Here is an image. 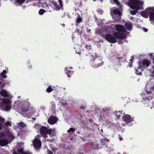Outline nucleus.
<instances>
[{"label": "nucleus", "instance_id": "55", "mask_svg": "<svg viewBox=\"0 0 154 154\" xmlns=\"http://www.w3.org/2000/svg\"><path fill=\"white\" fill-rule=\"evenodd\" d=\"M1 0H0V1H1Z\"/></svg>", "mask_w": 154, "mask_h": 154}, {"label": "nucleus", "instance_id": "7", "mask_svg": "<svg viewBox=\"0 0 154 154\" xmlns=\"http://www.w3.org/2000/svg\"><path fill=\"white\" fill-rule=\"evenodd\" d=\"M48 130L47 127L45 126H42L40 128V133L44 138L47 137V134H48Z\"/></svg>", "mask_w": 154, "mask_h": 154}, {"label": "nucleus", "instance_id": "17", "mask_svg": "<svg viewBox=\"0 0 154 154\" xmlns=\"http://www.w3.org/2000/svg\"><path fill=\"white\" fill-rule=\"evenodd\" d=\"M126 28L128 30L130 29L132 27V24L130 22H128L126 23L125 25Z\"/></svg>", "mask_w": 154, "mask_h": 154}, {"label": "nucleus", "instance_id": "39", "mask_svg": "<svg viewBox=\"0 0 154 154\" xmlns=\"http://www.w3.org/2000/svg\"><path fill=\"white\" fill-rule=\"evenodd\" d=\"M148 30V29H146V28H144V31L145 32H146Z\"/></svg>", "mask_w": 154, "mask_h": 154}, {"label": "nucleus", "instance_id": "40", "mask_svg": "<svg viewBox=\"0 0 154 154\" xmlns=\"http://www.w3.org/2000/svg\"><path fill=\"white\" fill-rule=\"evenodd\" d=\"M120 141H121L123 140V138L122 137H120L119 138Z\"/></svg>", "mask_w": 154, "mask_h": 154}, {"label": "nucleus", "instance_id": "46", "mask_svg": "<svg viewBox=\"0 0 154 154\" xmlns=\"http://www.w3.org/2000/svg\"><path fill=\"white\" fill-rule=\"evenodd\" d=\"M137 74L138 75H139V74L141 75V73H137Z\"/></svg>", "mask_w": 154, "mask_h": 154}, {"label": "nucleus", "instance_id": "27", "mask_svg": "<svg viewBox=\"0 0 154 154\" xmlns=\"http://www.w3.org/2000/svg\"><path fill=\"white\" fill-rule=\"evenodd\" d=\"M51 103L52 105V109H54L55 108V105L54 102H51Z\"/></svg>", "mask_w": 154, "mask_h": 154}, {"label": "nucleus", "instance_id": "45", "mask_svg": "<svg viewBox=\"0 0 154 154\" xmlns=\"http://www.w3.org/2000/svg\"><path fill=\"white\" fill-rule=\"evenodd\" d=\"M149 55H150V56L151 57H152V54H150Z\"/></svg>", "mask_w": 154, "mask_h": 154}, {"label": "nucleus", "instance_id": "53", "mask_svg": "<svg viewBox=\"0 0 154 154\" xmlns=\"http://www.w3.org/2000/svg\"><path fill=\"white\" fill-rule=\"evenodd\" d=\"M1 6V4H0V6Z\"/></svg>", "mask_w": 154, "mask_h": 154}, {"label": "nucleus", "instance_id": "28", "mask_svg": "<svg viewBox=\"0 0 154 154\" xmlns=\"http://www.w3.org/2000/svg\"><path fill=\"white\" fill-rule=\"evenodd\" d=\"M5 120L4 119H3L2 117H0V123L4 122Z\"/></svg>", "mask_w": 154, "mask_h": 154}, {"label": "nucleus", "instance_id": "35", "mask_svg": "<svg viewBox=\"0 0 154 154\" xmlns=\"http://www.w3.org/2000/svg\"><path fill=\"white\" fill-rule=\"evenodd\" d=\"M59 4H60V5L61 6V7H62V1H59Z\"/></svg>", "mask_w": 154, "mask_h": 154}, {"label": "nucleus", "instance_id": "54", "mask_svg": "<svg viewBox=\"0 0 154 154\" xmlns=\"http://www.w3.org/2000/svg\"><path fill=\"white\" fill-rule=\"evenodd\" d=\"M123 154H125V153H124Z\"/></svg>", "mask_w": 154, "mask_h": 154}, {"label": "nucleus", "instance_id": "33", "mask_svg": "<svg viewBox=\"0 0 154 154\" xmlns=\"http://www.w3.org/2000/svg\"><path fill=\"white\" fill-rule=\"evenodd\" d=\"M47 152L48 154H53L52 152L49 150H48Z\"/></svg>", "mask_w": 154, "mask_h": 154}, {"label": "nucleus", "instance_id": "26", "mask_svg": "<svg viewBox=\"0 0 154 154\" xmlns=\"http://www.w3.org/2000/svg\"><path fill=\"white\" fill-rule=\"evenodd\" d=\"M82 20V18L81 17H79L77 19L76 22L77 23H80L81 22Z\"/></svg>", "mask_w": 154, "mask_h": 154}, {"label": "nucleus", "instance_id": "47", "mask_svg": "<svg viewBox=\"0 0 154 154\" xmlns=\"http://www.w3.org/2000/svg\"><path fill=\"white\" fill-rule=\"evenodd\" d=\"M152 57H154V55L153 56H152ZM153 62H154V57L153 58Z\"/></svg>", "mask_w": 154, "mask_h": 154}, {"label": "nucleus", "instance_id": "43", "mask_svg": "<svg viewBox=\"0 0 154 154\" xmlns=\"http://www.w3.org/2000/svg\"><path fill=\"white\" fill-rule=\"evenodd\" d=\"M152 76L154 77V71L152 72Z\"/></svg>", "mask_w": 154, "mask_h": 154}, {"label": "nucleus", "instance_id": "29", "mask_svg": "<svg viewBox=\"0 0 154 154\" xmlns=\"http://www.w3.org/2000/svg\"><path fill=\"white\" fill-rule=\"evenodd\" d=\"M106 139L104 138L103 139H102L101 140V142L102 144L103 145L105 143V141Z\"/></svg>", "mask_w": 154, "mask_h": 154}, {"label": "nucleus", "instance_id": "37", "mask_svg": "<svg viewBox=\"0 0 154 154\" xmlns=\"http://www.w3.org/2000/svg\"><path fill=\"white\" fill-rule=\"evenodd\" d=\"M23 154H31V153L28 152H26L23 153Z\"/></svg>", "mask_w": 154, "mask_h": 154}, {"label": "nucleus", "instance_id": "41", "mask_svg": "<svg viewBox=\"0 0 154 154\" xmlns=\"http://www.w3.org/2000/svg\"><path fill=\"white\" fill-rule=\"evenodd\" d=\"M152 97H151L150 98H149V97H147V99L148 100H149L150 99H151V100L152 99Z\"/></svg>", "mask_w": 154, "mask_h": 154}, {"label": "nucleus", "instance_id": "5", "mask_svg": "<svg viewBox=\"0 0 154 154\" xmlns=\"http://www.w3.org/2000/svg\"><path fill=\"white\" fill-rule=\"evenodd\" d=\"M2 103L5 106V110L6 111L9 110L11 108V106L10 105L11 101L8 99H2Z\"/></svg>", "mask_w": 154, "mask_h": 154}, {"label": "nucleus", "instance_id": "24", "mask_svg": "<svg viewBox=\"0 0 154 154\" xmlns=\"http://www.w3.org/2000/svg\"><path fill=\"white\" fill-rule=\"evenodd\" d=\"M53 90L52 88L49 86L47 89L46 91L47 92H50Z\"/></svg>", "mask_w": 154, "mask_h": 154}, {"label": "nucleus", "instance_id": "15", "mask_svg": "<svg viewBox=\"0 0 154 154\" xmlns=\"http://www.w3.org/2000/svg\"><path fill=\"white\" fill-rule=\"evenodd\" d=\"M21 110L22 112H27L29 109L28 107L23 106H21Z\"/></svg>", "mask_w": 154, "mask_h": 154}, {"label": "nucleus", "instance_id": "19", "mask_svg": "<svg viewBox=\"0 0 154 154\" xmlns=\"http://www.w3.org/2000/svg\"><path fill=\"white\" fill-rule=\"evenodd\" d=\"M55 130L54 129H49L48 130V134H52L53 135H55Z\"/></svg>", "mask_w": 154, "mask_h": 154}, {"label": "nucleus", "instance_id": "18", "mask_svg": "<svg viewBox=\"0 0 154 154\" xmlns=\"http://www.w3.org/2000/svg\"><path fill=\"white\" fill-rule=\"evenodd\" d=\"M19 127H21L22 128L26 127V125L22 122H20L17 124Z\"/></svg>", "mask_w": 154, "mask_h": 154}, {"label": "nucleus", "instance_id": "20", "mask_svg": "<svg viewBox=\"0 0 154 154\" xmlns=\"http://www.w3.org/2000/svg\"><path fill=\"white\" fill-rule=\"evenodd\" d=\"M6 73V71L5 70H4L2 72L1 74V75L2 77L4 78H6V76L5 74Z\"/></svg>", "mask_w": 154, "mask_h": 154}, {"label": "nucleus", "instance_id": "9", "mask_svg": "<svg viewBox=\"0 0 154 154\" xmlns=\"http://www.w3.org/2000/svg\"><path fill=\"white\" fill-rule=\"evenodd\" d=\"M57 121V118L54 116H51L48 120V122L51 125L56 123Z\"/></svg>", "mask_w": 154, "mask_h": 154}, {"label": "nucleus", "instance_id": "38", "mask_svg": "<svg viewBox=\"0 0 154 154\" xmlns=\"http://www.w3.org/2000/svg\"><path fill=\"white\" fill-rule=\"evenodd\" d=\"M86 30L88 32H90L91 29H88V28H87L86 29Z\"/></svg>", "mask_w": 154, "mask_h": 154}, {"label": "nucleus", "instance_id": "12", "mask_svg": "<svg viewBox=\"0 0 154 154\" xmlns=\"http://www.w3.org/2000/svg\"><path fill=\"white\" fill-rule=\"evenodd\" d=\"M8 141L6 139H0V145L3 146L8 144Z\"/></svg>", "mask_w": 154, "mask_h": 154}, {"label": "nucleus", "instance_id": "4", "mask_svg": "<svg viewBox=\"0 0 154 154\" xmlns=\"http://www.w3.org/2000/svg\"><path fill=\"white\" fill-rule=\"evenodd\" d=\"M150 63V62L149 60L146 59L143 60L141 62H139V67L142 71H143L145 68L148 67Z\"/></svg>", "mask_w": 154, "mask_h": 154}, {"label": "nucleus", "instance_id": "50", "mask_svg": "<svg viewBox=\"0 0 154 154\" xmlns=\"http://www.w3.org/2000/svg\"><path fill=\"white\" fill-rule=\"evenodd\" d=\"M96 0H93L94 1H95Z\"/></svg>", "mask_w": 154, "mask_h": 154}, {"label": "nucleus", "instance_id": "48", "mask_svg": "<svg viewBox=\"0 0 154 154\" xmlns=\"http://www.w3.org/2000/svg\"><path fill=\"white\" fill-rule=\"evenodd\" d=\"M67 69H68V68H66V70H67V71L68 70Z\"/></svg>", "mask_w": 154, "mask_h": 154}, {"label": "nucleus", "instance_id": "31", "mask_svg": "<svg viewBox=\"0 0 154 154\" xmlns=\"http://www.w3.org/2000/svg\"><path fill=\"white\" fill-rule=\"evenodd\" d=\"M114 2L116 3L117 5H119V3L118 1V0H113Z\"/></svg>", "mask_w": 154, "mask_h": 154}, {"label": "nucleus", "instance_id": "25", "mask_svg": "<svg viewBox=\"0 0 154 154\" xmlns=\"http://www.w3.org/2000/svg\"><path fill=\"white\" fill-rule=\"evenodd\" d=\"M75 131V129L73 128H70L67 131L68 132H74Z\"/></svg>", "mask_w": 154, "mask_h": 154}, {"label": "nucleus", "instance_id": "8", "mask_svg": "<svg viewBox=\"0 0 154 154\" xmlns=\"http://www.w3.org/2000/svg\"><path fill=\"white\" fill-rule=\"evenodd\" d=\"M33 143L34 146L36 148H39L41 146V141L37 138V137H35Z\"/></svg>", "mask_w": 154, "mask_h": 154}, {"label": "nucleus", "instance_id": "10", "mask_svg": "<svg viewBox=\"0 0 154 154\" xmlns=\"http://www.w3.org/2000/svg\"><path fill=\"white\" fill-rule=\"evenodd\" d=\"M123 118L124 121L127 123H130L133 121V118L128 115H125Z\"/></svg>", "mask_w": 154, "mask_h": 154}, {"label": "nucleus", "instance_id": "49", "mask_svg": "<svg viewBox=\"0 0 154 154\" xmlns=\"http://www.w3.org/2000/svg\"><path fill=\"white\" fill-rule=\"evenodd\" d=\"M62 25L64 26H65V25L64 24H63Z\"/></svg>", "mask_w": 154, "mask_h": 154}, {"label": "nucleus", "instance_id": "36", "mask_svg": "<svg viewBox=\"0 0 154 154\" xmlns=\"http://www.w3.org/2000/svg\"><path fill=\"white\" fill-rule=\"evenodd\" d=\"M6 125L8 126V125H11V124L9 122H7L6 123H5Z\"/></svg>", "mask_w": 154, "mask_h": 154}, {"label": "nucleus", "instance_id": "13", "mask_svg": "<svg viewBox=\"0 0 154 154\" xmlns=\"http://www.w3.org/2000/svg\"><path fill=\"white\" fill-rule=\"evenodd\" d=\"M121 14H112V16L113 18L115 21H119L121 19Z\"/></svg>", "mask_w": 154, "mask_h": 154}, {"label": "nucleus", "instance_id": "21", "mask_svg": "<svg viewBox=\"0 0 154 154\" xmlns=\"http://www.w3.org/2000/svg\"><path fill=\"white\" fill-rule=\"evenodd\" d=\"M113 14H121L120 13V12L117 9H115L113 10Z\"/></svg>", "mask_w": 154, "mask_h": 154}, {"label": "nucleus", "instance_id": "52", "mask_svg": "<svg viewBox=\"0 0 154 154\" xmlns=\"http://www.w3.org/2000/svg\"><path fill=\"white\" fill-rule=\"evenodd\" d=\"M59 1H62V0H59Z\"/></svg>", "mask_w": 154, "mask_h": 154}, {"label": "nucleus", "instance_id": "42", "mask_svg": "<svg viewBox=\"0 0 154 154\" xmlns=\"http://www.w3.org/2000/svg\"><path fill=\"white\" fill-rule=\"evenodd\" d=\"M72 72L71 71H69L68 72V73H70V74H72Z\"/></svg>", "mask_w": 154, "mask_h": 154}, {"label": "nucleus", "instance_id": "1", "mask_svg": "<svg viewBox=\"0 0 154 154\" xmlns=\"http://www.w3.org/2000/svg\"><path fill=\"white\" fill-rule=\"evenodd\" d=\"M143 2L139 0H129L128 2V6L134 10L130 11V13L132 15H135L139 10L142 9L141 6L143 5Z\"/></svg>", "mask_w": 154, "mask_h": 154}, {"label": "nucleus", "instance_id": "32", "mask_svg": "<svg viewBox=\"0 0 154 154\" xmlns=\"http://www.w3.org/2000/svg\"><path fill=\"white\" fill-rule=\"evenodd\" d=\"M25 0H17V2L19 3H23Z\"/></svg>", "mask_w": 154, "mask_h": 154}, {"label": "nucleus", "instance_id": "14", "mask_svg": "<svg viewBox=\"0 0 154 154\" xmlns=\"http://www.w3.org/2000/svg\"><path fill=\"white\" fill-rule=\"evenodd\" d=\"M23 150L22 148H21L19 149L18 151L16 150V149H14V150H13V152H12L13 154H20V153H23Z\"/></svg>", "mask_w": 154, "mask_h": 154}, {"label": "nucleus", "instance_id": "6", "mask_svg": "<svg viewBox=\"0 0 154 154\" xmlns=\"http://www.w3.org/2000/svg\"><path fill=\"white\" fill-rule=\"evenodd\" d=\"M112 28L115 29L116 30L118 31L119 32H124L125 31V27L123 25L120 24L115 25H112Z\"/></svg>", "mask_w": 154, "mask_h": 154}, {"label": "nucleus", "instance_id": "16", "mask_svg": "<svg viewBox=\"0 0 154 154\" xmlns=\"http://www.w3.org/2000/svg\"><path fill=\"white\" fill-rule=\"evenodd\" d=\"M153 91H154V85L151 86L149 89H146V92L147 93L151 94Z\"/></svg>", "mask_w": 154, "mask_h": 154}, {"label": "nucleus", "instance_id": "23", "mask_svg": "<svg viewBox=\"0 0 154 154\" xmlns=\"http://www.w3.org/2000/svg\"><path fill=\"white\" fill-rule=\"evenodd\" d=\"M45 10L43 9H40L39 11V14L40 15H42L45 12Z\"/></svg>", "mask_w": 154, "mask_h": 154}, {"label": "nucleus", "instance_id": "11", "mask_svg": "<svg viewBox=\"0 0 154 154\" xmlns=\"http://www.w3.org/2000/svg\"><path fill=\"white\" fill-rule=\"evenodd\" d=\"M0 94L2 96L4 97H8L9 96L8 92L4 89H2L1 91Z\"/></svg>", "mask_w": 154, "mask_h": 154}, {"label": "nucleus", "instance_id": "51", "mask_svg": "<svg viewBox=\"0 0 154 154\" xmlns=\"http://www.w3.org/2000/svg\"><path fill=\"white\" fill-rule=\"evenodd\" d=\"M100 1H101V2H103V0H100Z\"/></svg>", "mask_w": 154, "mask_h": 154}, {"label": "nucleus", "instance_id": "3", "mask_svg": "<svg viewBox=\"0 0 154 154\" xmlns=\"http://www.w3.org/2000/svg\"><path fill=\"white\" fill-rule=\"evenodd\" d=\"M150 14L149 18L152 23L154 25V8H149L141 13V15L147 18Z\"/></svg>", "mask_w": 154, "mask_h": 154}, {"label": "nucleus", "instance_id": "22", "mask_svg": "<svg viewBox=\"0 0 154 154\" xmlns=\"http://www.w3.org/2000/svg\"><path fill=\"white\" fill-rule=\"evenodd\" d=\"M121 114V112L120 111H118L116 112V116L118 118H119Z\"/></svg>", "mask_w": 154, "mask_h": 154}, {"label": "nucleus", "instance_id": "44", "mask_svg": "<svg viewBox=\"0 0 154 154\" xmlns=\"http://www.w3.org/2000/svg\"><path fill=\"white\" fill-rule=\"evenodd\" d=\"M57 149H56L55 148H54V149H53V151H56L57 150Z\"/></svg>", "mask_w": 154, "mask_h": 154}, {"label": "nucleus", "instance_id": "30", "mask_svg": "<svg viewBox=\"0 0 154 154\" xmlns=\"http://www.w3.org/2000/svg\"><path fill=\"white\" fill-rule=\"evenodd\" d=\"M4 127V125L3 124V123H0V130L2 129Z\"/></svg>", "mask_w": 154, "mask_h": 154}, {"label": "nucleus", "instance_id": "34", "mask_svg": "<svg viewBox=\"0 0 154 154\" xmlns=\"http://www.w3.org/2000/svg\"><path fill=\"white\" fill-rule=\"evenodd\" d=\"M80 108V109H84L85 108V106L83 105H82L81 106Z\"/></svg>", "mask_w": 154, "mask_h": 154}, {"label": "nucleus", "instance_id": "2", "mask_svg": "<svg viewBox=\"0 0 154 154\" xmlns=\"http://www.w3.org/2000/svg\"><path fill=\"white\" fill-rule=\"evenodd\" d=\"M113 35L115 37L110 35L107 34L105 38L109 42L111 43H114L116 41V38L119 39H124L126 37V35L123 33L115 32Z\"/></svg>", "mask_w": 154, "mask_h": 154}]
</instances>
